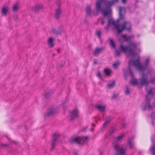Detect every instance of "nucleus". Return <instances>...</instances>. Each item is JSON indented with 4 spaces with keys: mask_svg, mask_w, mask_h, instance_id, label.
Segmentation results:
<instances>
[{
    "mask_svg": "<svg viewBox=\"0 0 155 155\" xmlns=\"http://www.w3.org/2000/svg\"><path fill=\"white\" fill-rule=\"evenodd\" d=\"M125 12V10L124 8H121L120 9V18L117 21L115 22L112 19L110 18L109 20L108 27H112L116 28L118 32L122 31L125 28V26L127 29L130 28V24L129 23L124 22L123 20V14Z\"/></svg>",
    "mask_w": 155,
    "mask_h": 155,
    "instance_id": "obj_1",
    "label": "nucleus"
},
{
    "mask_svg": "<svg viewBox=\"0 0 155 155\" xmlns=\"http://www.w3.org/2000/svg\"><path fill=\"white\" fill-rule=\"evenodd\" d=\"M136 47V45L134 43H132L130 47L127 48L125 46L121 45L120 50L130 56H133L134 57L137 58L135 60H132L129 63L130 66H133L137 67V69L139 70L142 69V67L140 65L138 57L137 55L134 52V49Z\"/></svg>",
    "mask_w": 155,
    "mask_h": 155,
    "instance_id": "obj_2",
    "label": "nucleus"
},
{
    "mask_svg": "<svg viewBox=\"0 0 155 155\" xmlns=\"http://www.w3.org/2000/svg\"><path fill=\"white\" fill-rule=\"evenodd\" d=\"M113 3L105 0H97L95 5L96 11L102 13L105 16H110L111 11L110 7Z\"/></svg>",
    "mask_w": 155,
    "mask_h": 155,
    "instance_id": "obj_3",
    "label": "nucleus"
},
{
    "mask_svg": "<svg viewBox=\"0 0 155 155\" xmlns=\"http://www.w3.org/2000/svg\"><path fill=\"white\" fill-rule=\"evenodd\" d=\"M88 137L87 136H76L71 137L69 140L71 143L76 142L80 144H83L87 141Z\"/></svg>",
    "mask_w": 155,
    "mask_h": 155,
    "instance_id": "obj_4",
    "label": "nucleus"
},
{
    "mask_svg": "<svg viewBox=\"0 0 155 155\" xmlns=\"http://www.w3.org/2000/svg\"><path fill=\"white\" fill-rule=\"evenodd\" d=\"M79 111L77 108L72 110L70 113L69 117L71 120H73L79 117Z\"/></svg>",
    "mask_w": 155,
    "mask_h": 155,
    "instance_id": "obj_5",
    "label": "nucleus"
},
{
    "mask_svg": "<svg viewBox=\"0 0 155 155\" xmlns=\"http://www.w3.org/2000/svg\"><path fill=\"white\" fill-rule=\"evenodd\" d=\"M56 109L54 107H51L47 109V113L44 114V117H50L54 115L56 112Z\"/></svg>",
    "mask_w": 155,
    "mask_h": 155,
    "instance_id": "obj_6",
    "label": "nucleus"
},
{
    "mask_svg": "<svg viewBox=\"0 0 155 155\" xmlns=\"http://www.w3.org/2000/svg\"><path fill=\"white\" fill-rule=\"evenodd\" d=\"M58 137V134L57 133H54L52 136V143L51 144V148L50 149V151H52L56 145V141Z\"/></svg>",
    "mask_w": 155,
    "mask_h": 155,
    "instance_id": "obj_7",
    "label": "nucleus"
},
{
    "mask_svg": "<svg viewBox=\"0 0 155 155\" xmlns=\"http://www.w3.org/2000/svg\"><path fill=\"white\" fill-rule=\"evenodd\" d=\"M114 147L120 155H124L125 154V151L122 147L117 144L114 146Z\"/></svg>",
    "mask_w": 155,
    "mask_h": 155,
    "instance_id": "obj_8",
    "label": "nucleus"
},
{
    "mask_svg": "<svg viewBox=\"0 0 155 155\" xmlns=\"http://www.w3.org/2000/svg\"><path fill=\"white\" fill-rule=\"evenodd\" d=\"M54 94V91L53 90H50L49 91L43 94V96L46 99H49L51 95Z\"/></svg>",
    "mask_w": 155,
    "mask_h": 155,
    "instance_id": "obj_9",
    "label": "nucleus"
},
{
    "mask_svg": "<svg viewBox=\"0 0 155 155\" xmlns=\"http://www.w3.org/2000/svg\"><path fill=\"white\" fill-rule=\"evenodd\" d=\"M53 38L50 37L48 40V45L50 48H53L54 46V45L53 43Z\"/></svg>",
    "mask_w": 155,
    "mask_h": 155,
    "instance_id": "obj_10",
    "label": "nucleus"
},
{
    "mask_svg": "<svg viewBox=\"0 0 155 155\" xmlns=\"http://www.w3.org/2000/svg\"><path fill=\"white\" fill-rule=\"evenodd\" d=\"M91 7L90 5L87 6L85 8V12L87 16L91 17L92 15Z\"/></svg>",
    "mask_w": 155,
    "mask_h": 155,
    "instance_id": "obj_11",
    "label": "nucleus"
},
{
    "mask_svg": "<svg viewBox=\"0 0 155 155\" xmlns=\"http://www.w3.org/2000/svg\"><path fill=\"white\" fill-rule=\"evenodd\" d=\"M43 6L42 5H37L35 6L32 9L35 13L38 12L40 10L42 9Z\"/></svg>",
    "mask_w": 155,
    "mask_h": 155,
    "instance_id": "obj_12",
    "label": "nucleus"
},
{
    "mask_svg": "<svg viewBox=\"0 0 155 155\" xmlns=\"http://www.w3.org/2000/svg\"><path fill=\"white\" fill-rule=\"evenodd\" d=\"M148 82L146 80L145 77L143 76L140 78V84L142 85H146L148 84Z\"/></svg>",
    "mask_w": 155,
    "mask_h": 155,
    "instance_id": "obj_13",
    "label": "nucleus"
},
{
    "mask_svg": "<svg viewBox=\"0 0 155 155\" xmlns=\"http://www.w3.org/2000/svg\"><path fill=\"white\" fill-rule=\"evenodd\" d=\"M130 83L131 84L134 86L138 85L139 84L137 80L134 78H132L131 80Z\"/></svg>",
    "mask_w": 155,
    "mask_h": 155,
    "instance_id": "obj_14",
    "label": "nucleus"
},
{
    "mask_svg": "<svg viewBox=\"0 0 155 155\" xmlns=\"http://www.w3.org/2000/svg\"><path fill=\"white\" fill-rule=\"evenodd\" d=\"M106 106L105 105L98 104L97 106V108L101 111L104 110Z\"/></svg>",
    "mask_w": 155,
    "mask_h": 155,
    "instance_id": "obj_15",
    "label": "nucleus"
},
{
    "mask_svg": "<svg viewBox=\"0 0 155 155\" xmlns=\"http://www.w3.org/2000/svg\"><path fill=\"white\" fill-rule=\"evenodd\" d=\"M104 72L106 75H109L112 73V72L110 69L107 68L104 69Z\"/></svg>",
    "mask_w": 155,
    "mask_h": 155,
    "instance_id": "obj_16",
    "label": "nucleus"
},
{
    "mask_svg": "<svg viewBox=\"0 0 155 155\" xmlns=\"http://www.w3.org/2000/svg\"><path fill=\"white\" fill-rule=\"evenodd\" d=\"M102 49L101 48H97L94 50V54L95 55H98L102 51Z\"/></svg>",
    "mask_w": 155,
    "mask_h": 155,
    "instance_id": "obj_17",
    "label": "nucleus"
},
{
    "mask_svg": "<svg viewBox=\"0 0 155 155\" xmlns=\"http://www.w3.org/2000/svg\"><path fill=\"white\" fill-rule=\"evenodd\" d=\"M115 86V82L114 81L109 83L107 85V87L108 88H112Z\"/></svg>",
    "mask_w": 155,
    "mask_h": 155,
    "instance_id": "obj_18",
    "label": "nucleus"
},
{
    "mask_svg": "<svg viewBox=\"0 0 155 155\" xmlns=\"http://www.w3.org/2000/svg\"><path fill=\"white\" fill-rule=\"evenodd\" d=\"M1 12L2 14L6 15L8 12V9L4 7L2 8Z\"/></svg>",
    "mask_w": 155,
    "mask_h": 155,
    "instance_id": "obj_19",
    "label": "nucleus"
},
{
    "mask_svg": "<svg viewBox=\"0 0 155 155\" xmlns=\"http://www.w3.org/2000/svg\"><path fill=\"white\" fill-rule=\"evenodd\" d=\"M109 40L110 45L113 48H114L115 47V44L113 40L111 39H110Z\"/></svg>",
    "mask_w": 155,
    "mask_h": 155,
    "instance_id": "obj_20",
    "label": "nucleus"
},
{
    "mask_svg": "<svg viewBox=\"0 0 155 155\" xmlns=\"http://www.w3.org/2000/svg\"><path fill=\"white\" fill-rule=\"evenodd\" d=\"M122 39L124 41L128 40L130 38H131L130 37H127L125 35H123L122 37Z\"/></svg>",
    "mask_w": 155,
    "mask_h": 155,
    "instance_id": "obj_21",
    "label": "nucleus"
},
{
    "mask_svg": "<svg viewBox=\"0 0 155 155\" xmlns=\"http://www.w3.org/2000/svg\"><path fill=\"white\" fill-rule=\"evenodd\" d=\"M120 64V62H117L114 63L113 64V67L114 68H117Z\"/></svg>",
    "mask_w": 155,
    "mask_h": 155,
    "instance_id": "obj_22",
    "label": "nucleus"
},
{
    "mask_svg": "<svg viewBox=\"0 0 155 155\" xmlns=\"http://www.w3.org/2000/svg\"><path fill=\"white\" fill-rule=\"evenodd\" d=\"M150 150L152 153L153 155H155V145H153L150 148Z\"/></svg>",
    "mask_w": 155,
    "mask_h": 155,
    "instance_id": "obj_23",
    "label": "nucleus"
},
{
    "mask_svg": "<svg viewBox=\"0 0 155 155\" xmlns=\"http://www.w3.org/2000/svg\"><path fill=\"white\" fill-rule=\"evenodd\" d=\"M0 145L1 146V148H2L6 147H8L9 146V144H3L2 143H0Z\"/></svg>",
    "mask_w": 155,
    "mask_h": 155,
    "instance_id": "obj_24",
    "label": "nucleus"
},
{
    "mask_svg": "<svg viewBox=\"0 0 155 155\" xmlns=\"http://www.w3.org/2000/svg\"><path fill=\"white\" fill-rule=\"evenodd\" d=\"M55 19H58V7L56 9V13L55 15Z\"/></svg>",
    "mask_w": 155,
    "mask_h": 155,
    "instance_id": "obj_25",
    "label": "nucleus"
},
{
    "mask_svg": "<svg viewBox=\"0 0 155 155\" xmlns=\"http://www.w3.org/2000/svg\"><path fill=\"white\" fill-rule=\"evenodd\" d=\"M52 31L53 33L56 35H58V32L57 31V30L55 28H53L52 29Z\"/></svg>",
    "mask_w": 155,
    "mask_h": 155,
    "instance_id": "obj_26",
    "label": "nucleus"
},
{
    "mask_svg": "<svg viewBox=\"0 0 155 155\" xmlns=\"http://www.w3.org/2000/svg\"><path fill=\"white\" fill-rule=\"evenodd\" d=\"M64 32V29L60 28V29L59 30V35H61Z\"/></svg>",
    "mask_w": 155,
    "mask_h": 155,
    "instance_id": "obj_27",
    "label": "nucleus"
},
{
    "mask_svg": "<svg viewBox=\"0 0 155 155\" xmlns=\"http://www.w3.org/2000/svg\"><path fill=\"white\" fill-rule=\"evenodd\" d=\"M12 8H13V10L14 11H16L18 9V7L17 5L16 4L15 5L13 6Z\"/></svg>",
    "mask_w": 155,
    "mask_h": 155,
    "instance_id": "obj_28",
    "label": "nucleus"
},
{
    "mask_svg": "<svg viewBox=\"0 0 155 155\" xmlns=\"http://www.w3.org/2000/svg\"><path fill=\"white\" fill-rule=\"evenodd\" d=\"M128 145L131 148H132L134 147V144L131 142H129Z\"/></svg>",
    "mask_w": 155,
    "mask_h": 155,
    "instance_id": "obj_29",
    "label": "nucleus"
},
{
    "mask_svg": "<svg viewBox=\"0 0 155 155\" xmlns=\"http://www.w3.org/2000/svg\"><path fill=\"white\" fill-rule=\"evenodd\" d=\"M101 34V32L100 31H97L96 32V35L99 37H100Z\"/></svg>",
    "mask_w": 155,
    "mask_h": 155,
    "instance_id": "obj_30",
    "label": "nucleus"
},
{
    "mask_svg": "<svg viewBox=\"0 0 155 155\" xmlns=\"http://www.w3.org/2000/svg\"><path fill=\"white\" fill-rule=\"evenodd\" d=\"M154 89H152L149 92L148 96H149V95L154 93Z\"/></svg>",
    "mask_w": 155,
    "mask_h": 155,
    "instance_id": "obj_31",
    "label": "nucleus"
},
{
    "mask_svg": "<svg viewBox=\"0 0 155 155\" xmlns=\"http://www.w3.org/2000/svg\"><path fill=\"white\" fill-rule=\"evenodd\" d=\"M97 77L100 79H102V78L101 75V73L100 72H98L97 74Z\"/></svg>",
    "mask_w": 155,
    "mask_h": 155,
    "instance_id": "obj_32",
    "label": "nucleus"
},
{
    "mask_svg": "<svg viewBox=\"0 0 155 155\" xmlns=\"http://www.w3.org/2000/svg\"><path fill=\"white\" fill-rule=\"evenodd\" d=\"M146 108L148 109H150L151 108V106L148 103L146 105Z\"/></svg>",
    "mask_w": 155,
    "mask_h": 155,
    "instance_id": "obj_33",
    "label": "nucleus"
},
{
    "mask_svg": "<svg viewBox=\"0 0 155 155\" xmlns=\"http://www.w3.org/2000/svg\"><path fill=\"white\" fill-rule=\"evenodd\" d=\"M129 92L130 91L129 89L128 88H127L125 91L126 94H128L129 93Z\"/></svg>",
    "mask_w": 155,
    "mask_h": 155,
    "instance_id": "obj_34",
    "label": "nucleus"
},
{
    "mask_svg": "<svg viewBox=\"0 0 155 155\" xmlns=\"http://www.w3.org/2000/svg\"><path fill=\"white\" fill-rule=\"evenodd\" d=\"M63 13V11L60 8H59V15L60 14H61Z\"/></svg>",
    "mask_w": 155,
    "mask_h": 155,
    "instance_id": "obj_35",
    "label": "nucleus"
},
{
    "mask_svg": "<svg viewBox=\"0 0 155 155\" xmlns=\"http://www.w3.org/2000/svg\"><path fill=\"white\" fill-rule=\"evenodd\" d=\"M115 54L117 55H118L120 54V52L118 51H116L115 52Z\"/></svg>",
    "mask_w": 155,
    "mask_h": 155,
    "instance_id": "obj_36",
    "label": "nucleus"
},
{
    "mask_svg": "<svg viewBox=\"0 0 155 155\" xmlns=\"http://www.w3.org/2000/svg\"><path fill=\"white\" fill-rule=\"evenodd\" d=\"M104 19H101L100 20V21L101 22L102 24L103 25L104 23Z\"/></svg>",
    "mask_w": 155,
    "mask_h": 155,
    "instance_id": "obj_37",
    "label": "nucleus"
},
{
    "mask_svg": "<svg viewBox=\"0 0 155 155\" xmlns=\"http://www.w3.org/2000/svg\"><path fill=\"white\" fill-rule=\"evenodd\" d=\"M131 75V76H133V74H132V73L131 71V70H130V69H129V73Z\"/></svg>",
    "mask_w": 155,
    "mask_h": 155,
    "instance_id": "obj_38",
    "label": "nucleus"
},
{
    "mask_svg": "<svg viewBox=\"0 0 155 155\" xmlns=\"http://www.w3.org/2000/svg\"><path fill=\"white\" fill-rule=\"evenodd\" d=\"M65 62H64L62 64H60V66L61 67H62L65 64Z\"/></svg>",
    "mask_w": 155,
    "mask_h": 155,
    "instance_id": "obj_39",
    "label": "nucleus"
},
{
    "mask_svg": "<svg viewBox=\"0 0 155 155\" xmlns=\"http://www.w3.org/2000/svg\"><path fill=\"white\" fill-rule=\"evenodd\" d=\"M122 137H123L122 136H120V137H118V140H120Z\"/></svg>",
    "mask_w": 155,
    "mask_h": 155,
    "instance_id": "obj_40",
    "label": "nucleus"
},
{
    "mask_svg": "<svg viewBox=\"0 0 155 155\" xmlns=\"http://www.w3.org/2000/svg\"><path fill=\"white\" fill-rule=\"evenodd\" d=\"M153 80L154 81H153L152 80L151 81V82H152V83H153L154 82H155V78H154L153 79Z\"/></svg>",
    "mask_w": 155,
    "mask_h": 155,
    "instance_id": "obj_41",
    "label": "nucleus"
},
{
    "mask_svg": "<svg viewBox=\"0 0 155 155\" xmlns=\"http://www.w3.org/2000/svg\"><path fill=\"white\" fill-rule=\"evenodd\" d=\"M126 1V0H122V2L123 3H124Z\"/></svg>",
    "mask_w": 155,
    "mask_h": 155,
    "instance_id": "obj_42",
    "label": "nucleus"
},
{
    "mask_svg": "<svg viewBox=\"0 0 155 155\" xmlns=\"http://www.w3.org/2000/svg\"><path fill=\"white\" fill-rule=\"evenodd\" d=\"M92 125L93 126H94L95 125L94 124V123H92Z\"/></svg>",
    "mask_w": 155,
    "mask_h": 155,
    "instance_id": "obj_43",
    "label": "nucleus"
},
{
    "mask_svg": "<svg viewBox=\"0 0 155 155\" xmlns=\"http://www.w3.org/2000/svg\"><path fill=\"white\" fill-rule=\"evenodd\" d=\"M107 122H105V123H104V125H105V124H107Z\"/></svg>",
    "mask_w": 155,
    "mask_h": 155,
    "instance_id": "obj_44",
    "label": "nucleus"
},
{
    "mask_svg": "<svg viewBox=\"0 0 155 155\" xmlns=\"http://www.w3.org/2000/svg\"><path fill=\"white\" fill-rule=\"evenodd\" d=\"M56 50L58 52V49H57Z\"/></svg>",
    "mask_w": 155,
    "mask_h": 155,
    "instance_id": "obj_45",
    "label": "nucleus"
},
{
    "mask_svg": "<svg viewBox=\"0 0 155 155\" xmlns=\"http://www.w3.org/2000/svg\"><path fill=\"white\" fill-rule=\"evenodd\" d=\"M117 1V0H115V2H116V1Z\"/></svg>",
    "mask_w": 155,
    "mask_h": 155,
    "instance_id": "obj_46",
    "label": "nucleus"
},
{
    "mask_svg": "<svg viewBox=\"0 0 155 155\" xmlns=\"http://www.w3.org/2000/svg\"><path fill=\"white\" fill-rule=\"evenodd\" d=\"M93 130V128H92L91 130Z\"/></svg>",
    "mask_w": 155,
    "mask_h": 155,
    "instance_id": "obj_47",
    "label": "nucleus"
},
{
    "mask_svg": "<svg viewBox=\"0 0 155 155\" xmlns=\"http://www.w3.org/2000/svg\"><path fill=\"white\" fill-rule=\"evenodd\" d=\"M126 74H125V75H126Z\"/></svg>",
    "mask_w": 155,
    "mask_h": 155,
    "instance_id": "obj_48",
    "label": "nucleus"
},
{
    "mask_svg": "<svg viewBox=\"0 0 155 155\" xmlns=\"http://www.w3.org/2000/svg\"><path fill=\"white\" fill-rule=\"evenodd\" d=\"M53 55H54V54H53Z\"/></svg>",
    "mask_w": 155,
    "mask_h": 155,
    "instance_id": "obj_49",
    "label": "nucleus"
}]
</instances>
